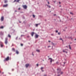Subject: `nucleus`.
Listing matches in <instances>:
<instances>
[{
  "label": "nucleus",
  "instance_id": "42",
  "mask_svg": "<svg viewBox=\"0 0 76 76\" xmlns=\"http://www.w3.org/2000/svg\"><path fill=\"white\" fill-rule=\"evenodd\" d=\"M42 71V72H44V70H42V69L41 70Z\"/></svg>",
  "mask_w": 76,
  "mask_h": 76
},
{
  "label": "nucleus",
  "instance_id": "25",
  "mask_svg": "<svg viewBox=\"0 0 76 76\" xmlns=\"http://www.w3.org/2000/svg\"><path fill=\"white\" fill-rule=\"evenodd\" d=\"M33 18H35V16L34 15H33Z\"/></svg>",
  "mask_w": 76,
  "mask_h": 76
},
{
  "label": "nucleus",
  "instance_id": "44",
  "mask_svg": "<svg viewBox=\"0 0 76 76\" xmlns=\"http://www.w3.org/2000/svg\"><path fill=\"white\" fill-rule=\"evenodd\" d=\"M51 35H53V34H51Z\"/></svg>",
  "mask_w": 76,
  "mask_h": 76
},
{
  "label": "nucleus",
  "instance_id": "39",
  "mask_svg": "<svg viewBox=\"0 0 76 76\" xmlns=\"http://www.w3.org/2000/svg\"><path fill=\"white\" fill-rule=\"evenodd\" d=\"M65 50H67V51H68V50L67 49H65Z\"/></svg>",
  "mask_w": 76,
  "mask_h": 76
},
{
  "label": "nucleus",
  "instance_id": "43",
  "mask_svg": "<svg viewBox=\"0 0 76 76\" xmlns=\"http://www.w3.org/2000/svg\"><path fill=\"white\" fill-rule=\"evenodd\" d=\"M59 4H60L61 3L60 2H59Z\"/></svg>",
  "mask_w": 76,
  "mask_h": 76
},
{
  "label": "nucleus",
  "instance_id": "9",
  "mask_svg": "<svg viewBox=\"0 0 76 76\" xmlns=\"http://www.w3.org/2000/svg\"><path fill=\"white\" fill-rule=\"evenodd\" d=\"M3 20H4V17H2L1 18V21H3Z\"/></svg>",
  "mask_w": 76,
  "mask_h": 76
},
{
  "label": "nucleus",
  "instance_id": "31",
  "mask_svg": "<svg viewBox=\"0 0 76 76\" xmlns=\"http://www.w3.org/2000/svg\"><path fill=\"white\" fill-rule=\"evenodd\" d=\"M18 10H20V8H19L18 9Z\"/></svg>",
  "mask_w": 76,
  "mask_h": 76
},
{
  "label": "nucleus",
  "instance_id": "4",
  "mask_svg": "<svg viewBox=\"0 0 76 76\" xmlns=\"http://www.w3.org/2000/svg\"><path fill=\"white\" fill-rule=\"evenodd\" d=\"M50 60V62H51V63H52V61H53V59L52 58H49L48 59V60Z\"/></svg>",
  "mask_w": 76,
  "mask_h": 76
},
{
  "label": "nucleus",
  "instance_id": "38",
  "mask_svg": "<svg viewBox=\"0 0 76 76\" xmlns=\"http://www.w3.org/2000/svg\"><path fill=\"white\" fill-rule=\"evenodd\" d=\"M48 4H50V2H48Z\"/></svg>",
  "mask_w": 76,
  "mask_h": 76
},
{
  "label": "nucleus",
  "instance_id": "15",
  "mask_svg": "<svg viewBox=\"0 0 76 76\" xmlns=\"http://www.w3.org/2000/svg\"><path fill=\"white\" fill-rule=\"evenodd\" d=\"M12 50L13 51H15V48H12Z\"/></svg>",
  "mask_w": 76,
  "mask_h": 76
},
{
  "label": "nucleus",
  "instance_id": "20",
  "mask_svg": "<svg viewBox=\"0 0 76 76\" xmlns=\"http://www.w3.org/2000/svg\"><path fill=\"white\" fill-rule=\"evenodd\" d=\"M7 1L5 0V1H4V3H7Z\"/></svg>",
  "mask_w": 76,
  "mask_h": 76
},
{
  "label": "nucleus",
  "instance_id": "32",
  "mask_svg": "<svg viewBox=\"0 0 76 76\" xmlns=\"http://www.w3.org/2000/svg\"><path fill=\"white\" fill-rule=\"evenodd\" d=\"M18 37H17L16 38V39H18Z\"/></svg>",
  "mask_w": 76,
  "mask_h": 76
},
{
  "label": "nucleus",
  "instance_id": "36",
  "mask_svg": "<svg viewBox=\"0 0 76 76\" xmlns=\"http://www.w3.org/2000/svg\"><path fill=\"white\" fill-rule=\"evenodd\" d=\"M44 76H47V75H44Z\"/></svg>",
  "mask_w": 76,
  "mask_h": 76
},
{
  "label": "nucleus",
  "instance_id": "49",
  "mask_svg": "<svg viewBox=\"0 0 76 76\" xmlns=\"http://www.w3.org/2000/svg\"><path fill=\"white\" fill-rule=\"evenodd\" d=\"M76 40V39H75V40Z\"/></svg>",
  "mask_w": 76,
  "mask_h": 76
},
{
  "label": "nucleus",
  "instance_id": "13",
  "mask_svg": "<svg viewBox=\"0 0 76 76\" xmlns=\"http://www.w3.org/2000/svg\"><path fill=\"white\" fill-rule=\"evenodd\" d=\"M8 37H9V38H11V36H10V34H8Z\"/></svg>",
  "mask_w": 76,
  "mask_h": 76
},
{
  "label": "nucleus",
  "instance_id": "12",
  "mask_svg": "<svg viewBox=\"0 0 76 76\" xmlns=\"http://www.w3.org/2000/svg\"><path fill=\"white\" fill-rule=\"evenodd\" d=\"M63 52H64V53H65H65H67V52L66 51H65V50H63Z\"/></svg>",
  "mask_w": 76,
  "mask_h": 76
},
{
  "label": "nucleus",
  "instance_id": "10",
  "mask_svg": "<svg viewBox=\"0 0 76 76\" xmlns=\"http://www.w3.org/2000/svg\"><path fill=\"white\" fill-rule=\"evenodd\" d=\"M34 32H32L31 33V36H32V37H33V36H34Z\"/></svg>",
  "mask_w": 76,
  "mask_h": 76
},
{
  "label": "nucleus",
  "instance_id": "41",
  "mask_svg": "<svg viewBox=\"0 0 76 76\" xmlns=\"http://www.w3.org/2000/svg\"><path fill=\"white\" fill-rule=\"evenodd\" d=\"M56 14H54V16H56Z\"/></svg>",
  "mask_w": 76,
  "mask_h": 76
},
{
  "label": "nucleus",
  "instance_id": "8",
  "mask_svg": "<svg viewBox=\"0 0 76 76\" xmlns=\"http://www.w3.org/2000/svg\"><path fill=\"white\" fill-rule=\"evenodd\" d=\"M39 37V36L38 34H36L35 35V38H37Z\"/></svg>",
  "mask_w": 76,
  "mask_h": 76
},
{
  "label": "nucleus",
  "instance_id": "37",
  "mask_svg": "<svg viewBox=\"0 0 76 76\" xmlns=\"http://www.w3.org/2000/svg\"><path fill=\"white\" fill-rule=\"evenodd\" d=\"M48 42H51V41H49Z\"/></svg>",
  "mask_w": 76,
  "mask_h": 76
},
{
  "label": "nucleus",
  "instance_id": "27",
  "mask_svg": "<svg viewBox=\"0 0 76 76\" xmlns=\"http://www.w3.org/2000/svg\"><path fill=\"white\" fill-rule=\"evenodd\" d=\"M20 0H17V2H19V1H20Z\"/></svg>",
  "mask_w": 76,
  "mask_h": 76
},
{
  "label": "nucleus",
  "instance_id": "5",
  "mask_svg": "<svg viewBox=\"0 0 76 76\" xmlns=\"http://www.w3.org/2000/svg\"><path fill=\"white\" fill-rule=\"evenodd\" d=\"M23 8H24V9H26V8H27V6H26V5H23Z\"/></svg>",
  "mask_w": 76,
  "mask_h": 76
},
{
  "label": "nucleus",
  "instance_id": "2",
  "mask_svg": "<svg viewBox=\"0 0 76 76\" xmlns=\"http://www.w3.org/2000/svg\"><path fill=\"white\" fill-rule=\"evenodd\" d=\"M9 60V57L8 56L7 58L5 59L4 60V61H8Z\"/></svg>",
  "mask_w": 76,
  "mask_h": 76
},
{
  "label": "nucleus",
  "instance_id": "50",
  "mask_svg": "<svg viewBox=\"0 0 76 76\" xmlns=\"http://www.w3.org/2000/svg\"><path fill=\"white\" fill-rule=\"evenodd\" d=\"M19 39H20V38Z\"/></svg>",
  "mask_w": 76,
  "mask_h": 76
},
{
  "label": "nucleus",
  "instance_id": "46",
  "mask_svg": "<svg viewBox=\"0 0 76 76\" xmlns=\"http://www.w3.org/2000/svg\"><path fill=\"white\" fill-rule=\"evenodd\" d=\"M1 73V71H0V73Z\"/></svg>",
  "mask_w": 76,
  "mask_h": 76
},
{
  "label": "nucleus",
  "instance_id": "19",
  "mask_svg": "<svg viewBox=\"0 0 76 76\" xmlns=\"http://www.w3.org/2000/svg\"><path fill=\"white\" fill-rule=\"evenodd\" d=\"M4 28V27H3V26H1V27L0 28L1 29H3V28Z\"/></svg>",
  "mask_w": 76,
  "mask_h": 76
},
{
  "label": "nucleus",
  "instance_id": "3",
  "mask_svg": "<svg viewBox=\"0 0 76 76\" xmlns=\"http://www.w3.org/2000/svg\"><path fill=\"white\" fill-rule=\"evenodd\" d=\"M8 39H7V38H6L5 40V43L6 44H7V40Z\"/></svg>",
  "mask_w": 76,
  "mask_h": 76
},
{
  "label": "nucleus",
  "instance_id": "16",
  "mask_svg": "<svg viewBox=\"0 0 76 76\" xmlns=\"http://www.w3.org/2000/svg\"><path fill=\"white\" fill-rule=\"evenodd\" d=\"M1 47H3V45L2 44H1Z\"/></svg>",
  "mask_w": 76,
  "mask_h": 76
},
{
  "label": "nucleus",
  "instance_id": "51",
  "mask_svg": "<svg viewBox=\"0 0 76 76\" xmlns=\"http://www.w3.org/2000/svg\"><path fill=\"white\" fill-rule=\"evenodd\" d=\"M20 22V23H21V22Z\"/></svg>",
  "mask_w": 76,
  "mask_h": 76
},
{
  "label": "nucleus",
  "instance_id": "28",
  "mask_svg": "<svg viewBox=\"0 0 76 76\" xmlns=\"http://www.w3.org/2000/svg\"><path fill=\"white\" fill-rule=\"evenodd\" d=\"M58 35H60V33L58 32Z\"/></svg>",
  "mask_w": 76,
  "mask_h": 76
},
{
  "label": "nucleus",
  "instance_id": "24",
  "mask_svg": "<svg viewBox=\"0 0 76 76\" xmlns=\"http://www.w3.org/2000/svg\"><path fill=\"white\" fill-rule=\"evenodd\" d=\"M70 14H71V15H73V14L72 12H70Z\"/></svg>",
  "mask_w": 76,
  "mask_h": 76
},
{
  "label": "nucleus",
  "instance_id": "34",
  "mask_svg": "<svg viewBox=\"0 0 76 76\" xmlns=\"http://www.w3.org/2000/svg\"><path fill=\"white\" fill-rule=\"evenodd\" d=\"M16 1V0H15L14 1V2H15V1Z\"/></svg>",
  "mask_w": 76,
  "mask_h": 76
},
{
  "label": "nucleus",
  "instance_id": "7",
  "mask_svg": "<svg viewBox=\"0 0 76 76\" xmlns=\"http://www.w3.org/2000/svg\"><path fill=\"white\" fill-rule=\"evenodd\" d=\"M29 66V64H26V68H28V67Z\"/></svg>",
  "mask_w": 76,
  "mask_h": 76
},
{
  "label": "nucleus",
  "instance_id": "11",
  "mask_svg": "<svg viewBox=\"0 0 76 76\" xmlns=\"http://www.w3.org/2000/svg\"><path fill=\"white\" fill-rule=\"evenodd\" d=\"M16 54H19V52L18 50H16Z\"/></svg>",
  "mask_w": 76,
  "mask_h": 76
},
{
  "label": "nucleus",
  "instance_id": "26",
  "mask_svg": "<svg viewBox=\"0 0 76 76\" xmlns=\"http://www.w3.org/2000/svg\"><path fill=\"white\" fill-rule=\"evenodd\" d=\"M44 69L43 67H42L41 68V70H42V69Z\"/></svg>",
  "mask_w": 76,
  "mask_h": 76
},
{
  "label": "nucleus",
  "instance_id": "21",
  "mask_svg": "<svg viewBox=\"0 0 76 76\" xmlns=\"http://www.w3.org/2000/svg\"><path fill=\"white\" fill-rule=\"evenodd\" d=\"M38 25H39V24H36V26H37V27L38 26Z\"/></svg>",
  "mask_w": 76,
  "mask_h": 76
},
{
  "label": "nucleus",
  "instance_id": "35",
  "mask_svg": "<svg viewBox=\"0 0 76 76\" xmlns=\"http://www.w3.org/2000/svg\"><path fill=\"white\" fill-rule=\"evenodd\" d=\"M51 47V46H48V48H49V47Z\"/></svg>",
  "mask_w": 76,
  "mask_h": 76
},
{
  "label": "nucleus",
  "instance_id": "18",
  "mask_svg": "<svg viewBox=\"0 0 76 76\" xmlns=\"http://www.w3.org/2000/svg\"><path fill=\"white\" fill-rule=\"evenodd\" d=\"M36 51H37V52H40L39 50H36Z\"/></svg>",
  "mask_w": 76,
  "mask_h": 76
},
{
  "label": "nucleus",
  "instance_id": "23",
  "mask_svg": "<svg viewBox=\"0 0 76 76\" xmlns=\"http://www.w3.org/2000/svg\"><path fill=\"white\" fill-rule=\"evenodd\" d=\"M48 7H49V8H50V7H51V6H48V5H47Z\"/></svg>",
  "mask_w": 76,
  "mask_h": 76
},
{
  "label": "nucleus",
  "instance_id": "48",
  "mask_svg": "<svg viewBox=\"0 0 76 76\" xmlns=\"http://www.w3.org/2000/svg\"><path fill=\"white\" fill-rule=\"evenodd\" d=\"M15 12H17V11H15Z\"/></svg>",
  "mask_w": 76,
  "mask_h": 76
},
{
  "label": "nucleus",
  "instance_id": "47",
  "mask_svg": "<svg viewBox=\"0 0 76 76\" xmlns=\"http://www.w3.org/2000/svg\"><path fill=\"white\" fill-rule=\"evenodd\" d=\"M58 76H60V75H58Z\"/></svg>",
  "mask_w": 76,
  "mask_h": 76
},
{
  "label": "nucleus",
  "instance_id": "45",
  "mask_svg": "<svg viewBox=\"0 0 76 76\" xmlns=\"http://www.w3.org/2000/svg\"><path fill=\"white\" fill-rule=\"evenodd\" d=\"M66 47L67 48V46H66Z\"/></svg>",
  "mask_w": 76,
  "mask_h": 76
},
{
  "label": "nucleus",
  "instance_id": "40",
  "mask_svg": "<svg viewBox=\"0 0 76 76\" xmlns=\"http://www.w3.org/2000/svg\"><path fill=\"white\" fill-rule=\"evenodd\" d=\"M32 55H33V56H34V54H33V53H32Z\"/></svg>",
  "mask_w": 76,
  "mask_h": 76
},
{
  "label": "nucleus",
  "instance_id": "30",
  "mask_svg": "<svg viewBox=\"0 0 76 76\" xmlns=\"http://www.w3.org/2000/svg\"><path fill=\"white\" fill-rule=\"evenodd\" d=\"M56 32L57 33V32H58V31L56 30Z\"/></svg>",
  "mask_w": 76,
  "mask_h": 76
},
{
  "label": "nucleus",
  "instance_id": "33",
  "mask_svg": "<svg viewBox=\"0 0 76 76\" xmlns=\"http://www.w3.org/2000/svg\"><path fill=\"white\" fill-rule=\"evenodd\" d=\"M37 66H38V64H37Z\"/></svg>",
  "mask_w": 76,
  "mask_h": 76
},
{
  "label": "nucleus",
  "instance_id": "52",
  "mask_svg": "<svg viewBox=\"0 0 76 76\" xmlns=\"http://www.w3.org/2000/svg\"><path fill=\"white\" fill-rule=\"evenodd\" d=\"M64 64H65V63H64Z\"/></svg>",
  "mask_w": 76,
  "mask_h": 76
},
{
  "label": "nucleus",
  "instance_id": "1",
  "mask_svg": "<svg viewBox=\"0 0 76 76\" xmlns=\"http://www.w3.org/2000/svg\"><path fill=\"white\" fill-rule=\"evenodd\" d=\"M57 70L58 71V74H60V75H63V71H61V69L59 68L57 69Z\"/></svg>",
  "mask_w": 76,
  "mask_h": 76
},
{
  "label": "nucleus",
  "instance_id": "14",
  "mask_svg": "<svg viewBox=\"0 0 76 76\" xmlns=\"http://www.w3.org/2000/svg\"><path fill=\"white\" fill-rule=\"evenodd\" d=\"M69 49H70V50H72V48H71V47L70 46V45H69Z\"/></svg>",
  "mask_w": 76,
  "mask_h": 76
},
{
  "label": "nucleus",
  "instance_id": "6",
  "mask_svg": "<svg viewBox=\"0 0 76 76\" xmlns=\"http://www.w3.org/2000/svg\"><path fill=\"white\" fill-rule=\"evenodd\" d=\"M7 6H8V4H6V5H4L3 6V7H7Z\"/></svg>",
  "mask_w": 76,
  "mask_h": 76
},
{
  "label": "nucleus",
  "instance_id": "53",
  "mask_svg": "<svg viewBox=\"0 0 76 76\" xmlns=\"http://www.w3.org/2000/svg\"><path fill=\"white\" fill-rule=\"evenodd\" d=\"M43 61H44V60H43Z\"/></svg>",
  "mask_w": 76,
  "mask_h": 76
},
{
  "label": "nucleus",
  "instance_id": "29",
  "mask_svg": "<svg viewBox=\"0 0 76 76\" xmlns=\"http://www.w3.org/2000/svg\"><path fill=\"white\" fill-rule=\"evenodd\" d=\"M21 46H23V44H21Z\"/></svg>",
  "mask_w": 76,
  "mask_h": 76
},
{
  "label": "nucleus",
  "instance_id": "22",
  "mask_svg": "<svg viewBox=\"0 0 76 76\" xmlns=\"http://www.w3.org/2000/svg\"><path fill=\"white\" fill-rule=\"evenodd\" d=\"M25 36V35H21V37H24Z\"/></svg>",
  "mask_w": 76,
  "mask_h": 76
},
{
  "label": "nucleus",
  "instance_id": "17",
  "mask_svg": "<svg viewBox=\"0 0 76 76\" xmlns=\"http://www.w3.org/2000/svg\"><path fill=\"white\" fill-rule=\"evenodd\" d=\"M60 40H62V41H63V39H62V38H60L59 39Z\"/></svg>",
  "mask_w": 76,
  "mask_h": 76
}]
</instances>
